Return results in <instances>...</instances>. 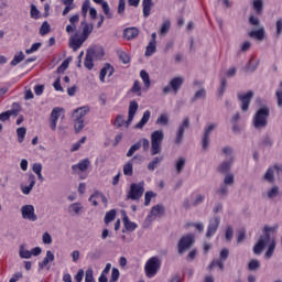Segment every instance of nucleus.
<instances>
[{"instance_id": "14", "label": "nucleus", "mask_w": 282, "mask_h": 282, "mask_svg": "<svg viewBox=\"0 0 282 282\" xmlns=\"http://www.w3.org/2000/svg\"><path fill=\"white\" fill-rule=\"evenodd\" d=\"M85 41H87V40L84 39L82 35H79V37H78V34H75L69 37L68 47H70V50H73V52H78V50H80V47H83V43H85Z\"/></svg>"}, {"instance_id": "39", "label": "nucleus", "mask_w": 282, "mask_h": 282, "mask_svg": "<svg viewBox=\"0 0 282 282\" xmlns=\"http://www.w3.org/2000/svg\"><path fill=\"white\" fill-rule=\"evenodd\" d=\"M171 89H173L174 91H177V77H174L170 82V85L163 88V94H170Z\"/></svg>"}, {"instance_id": "23", "label": "nucleus", "mask_w": 282, "mask_h": 282, "mask_svg": "<svg viewBox=\"0 0 282 282\" xmlns=\"http://www.w3.org/2000/svg\"><path fill=\"white\" fill-rule=\"evenodd\" d=\"M195 243V235H184L178 243L180 248H189Z\"/></svg>"}, {"instance_id": "47", "label": "nucleus", "mask_w": 282, "mask_h": 282, "mask_svg": "<svg viewBox=\"0 0 282 282\" xmlns=\"http://www.w3.org/2000/svg\"><path fill=\"white\" fill-rule=\"evenodd\" d=\"M140 77L143 82L144 87H151V77L149 76V73L147 70H141Z\"/></svg>"}, {"instance_id": "44", "label": "nucleus", "mask_w": 282, "mask_h": 282, "mask_svg": "<svg viewBox=\"0 0 282 282\" xmlns=\"http://www.w3.org/2000/svg\"><path fill=\"white\" fill-rule=\"evenodd\" d=\"M116 215H117L116 209H110L109 212L106 213L105 218H104L106 226H108V224H111V221H113V219H116Z\"/></svg>"}, {"instance_id": "27", "label": "nucleus", "mask_w": 282, "mask_h": 282, "mask_svg": "<svg viewBox=\"0 0 282 282\" xmlns=\"http://www.w3.org/2000/svg\"><path fill=\"white\" fill-rule=\"evenodd\" d=\"M189 118H184L183 122H181L178 127V144L181 140H183L184 133L187 129H189Z\"/></svg>"}, {"instance_id": "1", "label": "nucleus", "mask_w": 282, "mask_h": 282, "mask_svg": "<svg viewBox=\"0 0 282 282\" xmlns=\"http://www.w3.org/2000/svg\"><path fill=\"white\" fill-rule=\"evenodd\" d=\"M278 226H264L263 235L259 237L254 248H275L276 241L272 239L270 232H274Z\"/></svg>"}, {"instance_id": "21", "label": "nucleus", "mask_w": 282, "mask_h": 282, "mask_svg": "<svg viewBox=\"0 0 282 282\" xmlns=\"http://www.w3.org/2000/svg\"><path fill=\"white\" fill-rule=\"evenodd\" d=\"M34 186H36V176H34V174H29V185H21V192L23 195H30Z\"/></svg>"}, {"instance_id": "43", "label": "nucleus", "mask_w": 282, "mask_h": 282, "mask_svg": "<svg viewBox=\"0 0 282 282\" xmlns=\"http://www.w3.org/2000/svg\"><path fill=\"white\" fill-rule=\"evenodd\" d=\"M228 193L229 188L224 180V184H220L219 188H216L215 194L225 197L226 195H228Z\"/></svg>"}, {"instance_id": "3", "label": "nucleus", "mask_w": 282, "mask_h": 282, "mask_svg": "<svg viewBox=\"0 0 282 282\" xmlns=\"http://www.w3.org/2000/svg\"><path fill=\"white\" fill-rule=\"evenodd\" d=\"M160 268H162V261L159 257L150 258L144 265V273L148 279H153L156 276L158 272H160Z\"/></svg>"}, {"instance_id": "50", "label": "nucleus", "mask_w": 282, "mask_h": 282, "mask_svg": "<svg viewBox=\"0 0 282 282\" xmlns=\"http://www.w3.org/2000/svg\"><path fill=\"white\" fill-rule=\"evenodd\" d=\"M142 147V142L138 141L133 145L130 147V149L127 152V158H133V154L135 151H139V149Z\"/></svg>"}, {"instance_id": "63", "label": "nucleus", "mask_w": 282, "mask_h": 282, "mask_svg": "<svg viewBox=\"0 0 282 282\" xmlns=\"http://www.w3.org/2000/svg\"><path fill=\"white\" fill-rule=\"evenodd\" d=\"M156 124H161L163 127H166V124H169V117L166 115H161L158 119H156Z\"/></svg>"}, {"instance_id": "33", "label": "nucleus", "mask_w": 282, "mask_h": 282, "mask_svg": "<svg viewBox=\"0 0 282 282\" xmlns=\"http://www.w3.org/2000/svg\"><path fill=\"white\" fill-rule=\"evenodd\" d=\"M164 161V156H155L149 164H148V171H155L158 166H160V163Z\"/></svg>"}, {"instance_id": "40", "label": "nucleus", "mask_w": 282, "mask_h": 282, "mask_svg": "<svg viewBox=\"0 0 282 282\" xmlns=\"http://www.w3.org/2000/svg\"><path fill=\"white\" fill-rule=\"evenodd\" d=\"M209 145H210L209 134H208V130H207V127H206L205 131H204V135L202 138V148L204 149V151H208Z\"/></svg>"}, {"instance_id": "17", "label": "nucleus", "mask_w": 282, "mask_h": 282, "mask_svg": "<svg viewBox=\"0 0 282 282\" xmlns=\"http://www.w3.org/2000/svg\"><path fill=\"white\" fill-rule=\"evenodd\" d=\"M54 259H55L54 252L47 251L44 259L41 262H39V271L45 270V268L46 270H50L51 268L50 263H53Z\"/></svg>"}, {"instance_id": "55", "label": "nucleus", "mask_w": 282, "mask_h": 282, "mask_svg": "<svg viewBox=\"0 0 282 282\" xmlns=\"http://www.w3.org/2000/svg\"><path fill=\"white\" fill-rule=\"evenodd\" d=\"M91 10V1L90 0H85L83 6H82V14L83 17H87V13Z\"/></svg>"}, {"instance_id": "19", "label": "nucleus", "mask_w": 282, "mask_h": 282, "mask_svg": "<svg viewBox=\"0 0 282 282\" xmlns=\"http://www.w3.org/2000/svg\"><path fill=\"white\" fill-rule=\"evenodd\" d=\"M138 101H130L129 110H128V120L126 121V127H129L133 122V118H135V113H138Z\"/></svg>"}, {"instance_id": "31", "label": "nucleus", "mask_w": 282, "mask_h": 282, "mask_svg": "<svg viewBox=\"0 0 282 282\" xmlns=\"http://www.w3.org/2000/svg\"><path fill=\"white\" fill-rule=\"evenodd\" d=\"M143 17L144 19H149L151 17V8H153V0H143Z\"/></svg>"}, {"instance_id": "26", "label": "nucleus", "mask_w": 282, "mask_h": 282, "mask_svg": "<svg viewBox=\"0 0 282 282\" xmlns=\"http://www.w3.org/2000/svg\"><path fill=\"white\" fill-rule=\"evenodd\" d=\"M83 204L80 203H73L68 206V214L70 217H78L80 213H83Z\"/></svg>"}, {"instance_id": "7", "label": "nucleus", "mask_w": 282, "mask_h": 282, "mask_svg": "<svg viewBox=\"0 0 282 282\" xmlns=\"http://www.w3.org/2000/svg\"><path fill=\"white\" fill-rule=\"evenodd\" d=\"M229 257V250L227 248H223L220 251V258L219 259H214L212 263L208 265V270H214V268L218 267L219 270H224L225 268V261Z\"/></svg>"}, {"instance_id": "62", "label": "nucleus", "mask_w": 282, "mask_h": 282, "mask_svg": "<svg viewBox=\"0 0 282 282\" xmlns=\"http://www.w3.org/2000/svg\"><path fill=\"white\" fill-rule=\"evenodd\" d=\"M119 58L121 61V63H123L124 65H127V63H130L131 57H129V54H127V52H119Z\"/></svg>"}, {"instance_id": "53", "label": "nucleus", "mask_w": 282, "mask_h": 282, "mask_svg": "<svg viewBox=\"0 0 282 282\" xmlns=\"http://www.w3.org/2000/svg\"><path fill=\"white\" fill-rule=\"evenodd\" d=\"M253 10H256L257 14H262L263 0H253Z\"/></svg>"}, {"instance_id": "8", "label": "nucleus", "mask_w": 282, "mask_h": 282, "mask_svg": "<svg viewBox=\"0 0 282 282\" xmlns=\"http://www.w3.org/2000/svg\"><path fill=\"white\" fill-rule=\"evenodd\" d=\"M22 219H26L28 221H36L39 216L34 210V205H23L21 207Z\"/></svg>"}, {"instance_id": "30", "label": "nucleus", "mask_w": 282, "mask_h": 282, "mask_svg": "<svg viewBox=\"0 0 282 282\" xmlns=\"http://www.w3.org/2000/svg\"><path fill=\"white\" fill-rule=\"evenodd\" d=\"M151 119V111L145 110L141 120L134 126V129H144V124Z\"/></svg>"}, {"instance_id": "46", "label": "nucleus", "mask_w": 282, "mask_h": 282, "mask_svg": "<svg viewBox=\"0 0 282 282\" xmlns=\"http://www.w3.org/2000/svg\"><path fill=\"white\" fill-rule=\"evenodd\" d=\"M102 12L106 15V19H113V12H111V8L109 7V2H102L101 4Z\"/></svg>"}, {"instance_id": "38", "label": "nucleus", "mask_w": 282, "mask_h": 282, "mask_svg": "<svg viewBox=\"0 0 282 282\" xmlns=\"http://www.w3.org/2000/svg\"><path fill=\"white\" fill-rule=\"evenodd\" d=\"M247 239V229L246 228H239L236 232V240L237 243H242Z\"/></svg>"}, {"instance_id": "45", "label": "nucleus", "mask_w": 282, "mask_h": 282, "mask_svg": "<svg viewBox=\"0 0 282 282\" xmlns=\"http://www.w3.org/2000/svg\"><path fill=\"white\" fill-rule=\"evenodd\" d=\"M171 30V21L169 20H165L163 23H162V26L159 31V34L161 36H166V34H169V31Z\"/></svg>"}, {"instance_id": "41", "label": "nucleus", "mask_w": 282, "mask_h": 282, "mask_svg": "<svg viewBox=\"0 0 282 282\" xmlns=\"http://www.w3.org/2000/svg\"><path fill=\"white\" fill-rule=\"evenodd\" d=\"M234 236H235L234 226H226V228H225V240L230 242V241H232Z\"/></svg>"}, {"instance_id": "52", "label": "nucleus", "mask_w": 282, "mask_h": 282, "mask_svg": "<svg viewBox=\"0 0 282 282\" xmlns=\"http://www.w3.org/2000/svg\"><path fill=\"white\" fill-rule=\"evenodd\" d=\"M30 17L35 21L41 19V11H39V9L34 4H31Z\"/></svg>"}, {"instance_id": "61", "label": "nucleus", "mask_w": 282, "mask_h": 282, "mask_svg": "<svg viewBox=\"0 0 282 282\" xmlns=\"http://www.w3.org/2000/svg\"><path fill=\"white\" fill-rule=\"evenodd\" d=\"M9 111L12 116H19V112L21 111V105H19L18 102H13Z\"/></svg>"}, {"instance_id": "54", "label": "nucleus", "mask_w": 282, "mask_h": 282, "mask_svg": "<svg viewBox=\"0 0 282 282\" xmlns=\"http://www.w3.org/2000/svg\"><path fill=\"white\" fill-rule=\"evenodd\" d=\"M158 197V194L153 191L145 192L144 194V206H149L151 204V198Z\"/></svg>"}, {"instance_id": "6", "label": "nucleus", "mask_w": 282, "mask_h": 282, "mask_svg": "<svg viewBox=\"0 0 282 282\" xmlns=\"http://www.w3.org/2000/svg\"><path fill=\"white\" fill-rule=\"evenodd\" d=\"M206 199L205 193H202L199 189L193 191L189 195V199H185L184 206L185 208H191L192 206H199Z\"/></svg>"}, {"instance_id": "12", "label": "nucleus", "mask_w": 282, "mask_h": 282, "mask_svg": "<svg viewBox=\"0 0 282 282\" xmlns=\"http://www.w3.org/2000/svg\"><path fill=\"white\" fill-rule=\"evenodd\" d=\"M220 217H212V219H209V224L207 226V230H206V237L210 238L214 237V235H216L219 226H220Z\"/></svg>"}, {"instance_id": "56", "label": "nucleus", "mask_w": 282, "mask_h": 282, "mask_svg": "<svg viewBox=\"0 0 282 282\" xmlns=\"http://www.w3.org/2000/svg\"><path fill=\"white\" fill-rule=\"evenodd\" d=\"M155 43L156 42H150L145 50V56H153L155 54Z\"/></svg>"}, {"instance_id": "49", "label": "nucleus", "mask_w": 282, "mask_h": 282, "mask_svg": "<svg viewBox=\"0 0 282 282\" xmlns=\"http://www.w3.org/2000/svg\"><path fill=\"white\" fill-rule=\"evenodd\" d=\"M28 133V129L25 127H21L17 129L18 142L21 144L23 140H25V134Z\"/></svg>"}, {"instance_id": "20", "label": "nucleus", "mask_w": 282, "mask_h": 282, "mask_svg": "<svg viewBox=\"0 0 282 282\" xmlns=\"http://www.w3.org/2000/svg\"><path fill=\"white\" fill-rule=\"evenodd\" d=\"M39 254H41V248H34L31 251L25 248H21L19 251L21 259H32V257H39Z\"/></svg>"}, {"instance_id": "9", "label": "nucleus", "mask_w": 282, "mask_h": 282, "mask_svg": "<svg viewBox=\"0 0 282 282\" xmlns=\"http://www.w3.org/2000/svg\"><path fill=\"white\" fill-rule=\"evenodd\" d=\"M164 205L158 204L156 206H153L150 210V214L147 216L145 221L151 223L155 221L158 217H162L165 213Z\"/></svg>"}, {"instance_id": "16", "label": "nucleus", "mask_w": 282, "mask_h": 282, "mask_svg": "<svg viewBox=\"0 0 282 282\" xmlns=\"http://www.w3.org/2000/svg\"><path fill=\"white\" fill-rule=\"evenodd\" d=\"M134 160H138L139 162H142V155L137 154L133 156V159L131 161H128L124 165H123V175L131 177V175H133V162Z\"/></svg>"}, {"instance_id": "37", "label": "nucleus", "mask_w": 282, "mask_h": 282, "mask_svg": "<svg viewBox=\"0 0 282 282\" xmlns=\"http://www.w3.org/2000/svg\"><path fill=\"white\" fill-rule=\"evenodd\" d=\"M88 52L91 53L93 58H96L97 61H100L102 56H105V51L102 47H97V48H90Z\"/></svg>"}, {"instance_id": "5", "label": "nucleus", "mask_w": 282, "mask_h": 282, "mask_svg": "<svg viewBox=\"0 0 282 282\" xmlns=\"http://www.w3.org/2000/svg\"><path fill=\"white\" fill-rule=\"evenodd\" d=\"M142 195H144V181H141L140 183H132L130 185V191L127 194V198L138 202Z\"/></svg>"}, {"instance_id": "24", "label": "nucleus", "mask_w": 282, "mask_h": 282, "mask_svg": "<svg viewBox=\"0 0 282 282\" xmlns=\"http://www.w3.org/2000/svg\"><path fill=\"white\" fill-rule=\"evenodd\" d=\"M250 39H257V41H264L265 29L264 26H260V29H252L249 31Z\"/></svg>"}, {"instance_id": "18", "label": "nucleus", "mask_w": 282, "mask_h": 282, "mask_svg": "<svg viewBox=\"0 0 282 282\" xmlns=\"http://www.w3.org/2000/svg\"><path fill=\"white\" fill-rule=\"evenodd\" d=\"M101 200L102 204H105V206H107L108 200H107V196H105V194H102L101 192H94L90 197L88 198V202H90V204H93V206H98V200Z\"/></svg>"}, {"instance_id": "29", "label": "nucleus", "mask_w": 282, "mask_h": 282, "mask_svg": "<svg viewBox=\"0 0 282 282\" xmlns=\"http://www.w3.org/2000/svg\"><path fill=\"white\" fill-rule=\"evenodd\" d=\"M89 111L88 107H80L77 108L74 112H73V118L74 120H84L83 118H85V116H87V112Z\"/></svg>"}, {"instance_id": "60", "label": "nucleus", "mask_w": 282, "mask_h": 282, "mask_svg": "<svg viewBox=\"0 0 282 282\" xmlns=\"http://www.w3.org/2000/svg\"><path fill=\"white\" fill-rule=\"evenodd\" d=\"M118 279H120V271L117 268H112L109 282H118Z\"/></svg>"}, {"instance_id": "25", "label": "nucleus", "mask_w": 282, "mask_h": 282, "mask_svg": "<svg viewBox=\"0 0 282 282\" xmlns=\"http://www.w3.org/2000/svg\"><path fill=\"white\" fill-rule=\"evenodd\" d=\"M91 161H89V159H84L79 161L77 164L73 165L72 169L75 172L80 171L82 173H85V171H87V169H89Z\"/></svg>"}, {"instance_id": "36", "label": "nucleus", "mask_w": 282, "mask_h": 282, "mask_svg": "<svg viewBox=\"0 0 282 282\" xmlns=\"http://www.w3.org/2000/svg\"><path fill=\"white\" fill-rule=\"evenodd\" d=\"M109 272H111V263H107L105 269L101 271L98 282H109V280L107 279V274H109Z\"/></svg>"}, {"instance_id": "15", "label": "nucleus", "mask_w": 282, "mask_h": 282, "mask_svg": "<svg viewBox=\"0 0 282 282\" xmlns=\"http://www.w3.org/2000/svg\"><path fill=\"white\" fill-rule=\"evenodd\" d=\"M113 72H116V69L113 68V66L109 63H106L104 65V67L100 69L99 73V80L100 83H105V78L108 76V78H111V76H113Z\"/></svg>"}, {"instance_id": "32", "label": "nucleus", "mask_w": 282, "mask_h": 282, "mask_svg": "<svg viewBox=\"0 0 282 282\" xmlns=\"http://www.w3.org/2000/svg\"><path fill=\"white\" fill-rule=\"evenodd\" d=\"M25 61V54H23V51H20L13 56V59L10 62L11 67H17L19 63H23Z\"/></svg>"}, {"instance_id": "35", "label": "nucleus", "mask_w": 282, "mask_h": 282, "mask_svg": "<svg viewBox=\"0 0 282 282\" xmlns=\"http://www.w3.org/2000/svg\"><path fill=\"white\" fill-rule=\"evenodd\" d=\"M232 164H234L232 159L221 162V164L218 166V171L220 173H228V171H230Z\"/></svg>"}, {"instance_id": "57", "label": "nucleus", "mask_w": 282, "mask_h": 282, "mask_svg": "<svg viewBox=\"0 0 282 282\" xmlns=\"http://www.w3.org/2000/svg\"><path fill=\"white\" fill-rule=\"evenodd\" d=\"M41 36H45V34H50V23L44 21L40 28Z\"/></svg>"}, {"instance_id": "22", "label": "nucleus", "mask_w": 282, "mask_h": 282, "mask_svg": "<svg viewBox=\"0 0 282 282\" xmlns=\"http://www.w3.org/2000/svg\"><path fill=\"white\" fill-rule=\"evenodd\" d=\"M140 34V30L138 28H127L123 31V37L126 41H133V39H138Z\"/></svg>"}, {"instance_id": "11", "label": "nucleus", "mask_w": 282, "mask_h": 282, "mask_svg": "<svg viewBox=\"0 0 282 282\" xmlns=\"http://www.w3.org/2000/svg\"><path fill=\"white\" fill-rule=\"evenodd\" d=\"M253 96V91H247V94H238V99L241 102V111H249V106L251 105Z\"/></svg>"}, {"instance_id": "48", "label": "nucleus", "mask_w": 282, "mask_h": 282, "mask_svg": "<svg viewBox=\"0 0 282 282\" xmlns=\"http://www.w3.org/2000/svg\"><path fill=\"white\" fill-rule=\"evenodd\" d=\"M280 195V188L279 186H272V188H270L267 193V197L269 199H274V197H279Z\"/></svg>"}, {"instance_id": "13", "label": "nucleus", "mask_w": 282, "mask_h": 282, "mask_svg": "<svg viewBox=\"0 0 282 282\" xmlns=\"http://www.w3.org/2000/svg\"><path fill=\"white\" fill-rule=\"evenodd\" d=\"M275 175H282V166H270L263 175V180L272 184Z\"/></svg>"}, {"instance_id": "42", "label": "nucleus", "mask_w": 282, "mask_h": 282, "mask_svg": "<svg viewBox=\"0 0 282 282\" xmlns=\"http://www.w3.org/2000/svg\"><path fill=\"white\" fill-rule=\"evenodd\" d=\"M123 226H124L126 230H129L130 232H133V230H135V228H138V224L129 220V217H127V216L123 218Z\"/></svg>"}, {"instance_id": "51", "label": "nucleus", "mask_w": 282, "mask_h": 282, "mask_svg": "<svg viewBox=\"0 0 282 282\" xmlns=\"http://www.w3.org/2000/svg\"><path fill=\"white\" fill-rule=\"evenodd\" d=\"M75 121V131L76 133H80V131H83V129H85V120L84 119H74Z\"/></svg>"}, {"instance_id": "64", "label": "nucleus", "mask_w": 282, "mask_h": 282, "mask_svg": "<svg viewBox=\"0 0 282 282\" xmlns=\"http://www.w3.org/2000/svg\"><path fill=\"white\" fill-rule=\"evenodd\" d=\"M85 282H96V280L94 279V270L93 269H88L86 271Z\"/></svg>"}, {"instance_id": "59", "label": "nucleus", "mask_w": 282, "mask_h": 282, "mask_svg": "<svg viewBox=\"0 0 282 282\" xmlns=\"http://www.w3.org/2000/svg\"><path fill=\"white\" fill-rule=\"evenodd\" d=\"M69 67V58L65 59L58 67H57V74H63L65 70Z\"/></svg>"}, {"instance_id": "34", "label": "nucleus", "mask_w": 282, "mask_h": 282, "mask_svg": "<svg viewBox=\"0 0 282 282\" xmlns=\"http://www.w3.org/2000/svg\"><path fill=\"white\" fill-rule=\"evenodd\" d=\"M84 66L86 67V69H94V55H91V52L87 51L86 53V57L84 61Z\"/></svg>"}, {"instance_id": "58", "label": "nucleus", "mask_w": 282, "mask_h": 282, "mask_svg": "<svg viewBox=\"0 0 282 282\" xmlns=\"http://www.w3.org/2000/svg\"><path fill=\"white\" fill-rule=\"evenodd\" d=\"M132 94H138V96H142L140 91H142V87L140 86V80H134L132 88H131Z\"/></svg>"}, {"instance_id": "4", "label": "nucleus", "mask_w": 282, "mask_h": 282, "mask_svg": "<svg viewBox=\"0 0 282 282\" xmlns=\"http://www.w3.org/2000/svg\"><path fill=\"white\" fill-rule=\"evenodd\" d=\"M162 142H164V131H153L151 133V155H159V153H162Z\"/></svg>"}, {"instance_id": "2", "label": "nucleus", "mask_w": 282, "mask_h": 282, "mask_svg": "<svg viewBox=\"0 0 282 282\" xmlns=\"http://www.w3.org/2000/svg\"><path fill=\"white\" fill-rule=\"evenodd\" d=\"M270 118V107H261L256 111L252 118V126L254 129L262 130L268 127V119Z\"/></svg>"}, {"instance_id": "10", "label": "nucleus", "mask_w": 282, "mask_h": 282, "mask_svg": "<svg viewBox=\"0 0 282 282\" xmlns=\"http://www.w3.org/2000/svg\"><path fill=\"white\" fill-rule=\"evenodd\" d=\"M61 113H65V109L61 107H55L52 109L50 115V128L52 131H55L56 126L58 124V118H61Z\"/></svg>"}, {"instance_id": "28", "label": "nucleus", "mask_w": 282, "mask_h": 282, "mask_svg": "<svg viewBox=\"0 0 282 282\" xmlns=\"http://www.w3.org/2000/svg\"><path fill=\"white\" fill-rule=\"evenodd\" d=\"M82 25H83V32L80 36H83L87 41V39H89V34L94 32V24L83 21Z\"/></svg>"}]
</instances>
